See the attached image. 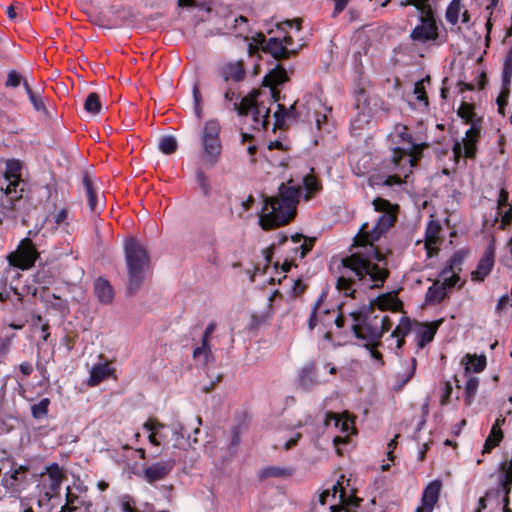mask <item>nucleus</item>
<instances>
[{"label":"nucleus","mask_w":512,"mask_h":512,"mask_svg":"<svg viewBox=\"0 0 512 512\" xmlns=\"http://www.w3.org/2000/svg\"><path fill=\"white\" fill-rule=\"evenodd\" d=\"M373 206L377 212L384 213L378 217L371 229L368 223L362 224L352 245L359 250L342 259L344 271L337 279L336 288L346 296L354 297L355 293L354 280L350 273L372 289L383 287L390 275L386 257L374 246V242L393 226L395 216L389 211L391 204L388 200L376 198Z\"/></svg>","instance_id":"nucleus-1"},{"label":"nucleus","mask_w":512,"mask_h":512,"mask_svg":"<svg viewBox=\"0 0 512 512\" xmlns=\"http://www.w3.org/2000/svg\"><path fill=\"white\" fill-rule=\"evenodd\" d=\"M282 183L277 196L264 198V211L260 216L259 224L264 230H270L286 225L296 214V206L300 197V186Z\"/></svg>","instance_id":"nucleus-2"},{"label":"nucleus","mask_w":512,"mask_h":512,"mask_svg":"<svg viewBox=\"0 0 512 512\" xmlns=\"http://www.w3.org/2000/svg\"><path fill=\"white\" fill-rule=\"evenodd\" d=\"M352 331L358 339L366 341L365 347L378 346L385 332L391 328L389 317L377 312L373 305L351 312Z\"/></svg>","instance_id":"nucleus-3"},{"label":"nucleus","mask_w":512,"mask_h":512,"mask_svg":"<svg viewBox=\"0 0 512 512\" xmlns=\"http://www.w3.org/2000/svg\"><path fill=\"white\" fill-rule=\"evenodd\" d=\"M457 113L466 124H470V128L466 131L462 141L456 140L453 144L452 152L456 163L459 162L461 157L469 159L476 157L482 123V118L476 116L472 104L462 102Z\"/></svg>","instance_id":"nucleus-4"},{"label":"nucleus","mask_w":512,"mask_h":512,"mask_svg":"<svg viewBox=\"0 0 512 512\" xmlns=\"http://www.w3.org/2000/svg\"><path fill=\"white\" fill-rule=\"evenodd\" d=\"M124 248L128 268L127 291L130 294H134L144 280L145 268L149 264V257L141 244L133 238L125 242Z\"/></svg>","instance_id":"nucleus-5"},{"label":"nucleus","mask_w":512,"mask_h":512,"mask_svg":"<svg viewBox=\"0 0 512 512\" xmlns=\"http://www.w3.org/2000/svg\"><path fill=\"white\" fill-rule=\"evenodd\" d=\"M417 156L406 154L402 148H395L390 158L385 159L382 163L383 169L393 172L389 175L384 184L387 186L399 185L403 182L402 176L407 177L411 173L412 167L417 164Z\"/></svg>","instance_id":"nucleus-6"},{"label":"nucleus","mask_w":512,"mask_h":512,"mask_svg":"<svg viewBox=\"0 0 512 512\" xmlns=\"http://www.w3.org/2000/svg\"><path fill=\"white\" fill-rule=\"evenodd\" d=\"M259 92L253 90L247 96L242 98V100L238 102H234V109L238 112L239 115H247L250 111H252L254 126L257 129H266L269 124V115L270 108L266 106L263 102H257V97Z\"/></svg>","instance_id":"nucleus-7"},{"label":"nucleus","mask_w":512,"mask_h":512,"mask_svg":"<svg viewBox=\"0 0 512 512\" xmlns=\"http://www.w3.org/2000/svg\"><path fill=\"white\" fill-rule=\"evenodd\" d=\"M219 132L220 126L218 122L211 120L205 123L202 132L203 161L209 167H213L217 163L221 153Z\"/></svg>","instance_id":"nucleus-8"},{"label":"nucleus","mask_w":512,"mask_h":512,"mask_svg":"<svg viewBox=\"0 0 512 512\" xmlns=\"http://www.w3.org/2000/svg\"><path fill=\"white\" fill-rule=\"evenodd\" d=\"M37 257L38 253L35 246L30 239L26 238L21 242L18 249L8 256V261L10 265L26 270L34 265Z\"/></svg>","instance_id":"nucleus-9"},{"label":"nucleus","mask_w":512,"mask_h":512,"mask_svg":"<svg viewBox=\"0 0 512 512\" xmlns=\"http://www.w3.org/2000/svg\"><path fill=\"white\" fill-rule=\"evenodd\" d=\"M468 252L465 250H459L455 252L450 260L449 264L441 271V278L444 279L445 283L449 287H454L459 281V273L461 272V265L467 256Z\"/></svg>","instance_id":"nucleus-10"},{"label":"nucleus","mask_w":512,"mask_h":512,"mask_svg":"<svg viewBox=\"0 0 512 512\" xmlns=\"http://www.w3.org/2000/svg\"><path fill=\"white\" fill-rule=\"evenodd\" d=\"M256 42L262 45V50L264 52L270 53L272 57L277 60L286 59L294 53L293 50H289L283 44L281 39L273 37L266 40L265 35L262 33L257 35Z\"/></svg>","instance_id":"nucleus-11"},{"label":"nucleus","mask_w":512,"mask_h":512,"mask_svg":"<svg viewBox=\"0 0 512 512\" xmlns=\"http://www.w3.org/2000/svg\"><path fill=\"white\" fill-rule=\"evenodd\" d=\"M421 19L422 24L413 29L411 38L420 42L434 40L437 37V26L435 24L434 16Z\"/></svg>","instance_id":"nucleus-12"},{"label":"nucleus","mask_w":512,"mask_h":512,"mask_svg":"<svg viewBox=\"0 0 512 512\" xmlns=\"http://www.w3.org/2000/svg\"><path fill=\"white\" fill-rule=\"evenodd\" d=\"M288 81L286 70L278 65L272 69L263 79V85L270 87L271 98L276 102L279 99V90L277 85H281Z\"/></svg>","instance_id":"nucleus-13"},{"label":"nucleus","mask_w":512,"mask_h":512,"mask_svg":"<svg viewBox=\"0 0 512 512\" xmlns=\"http://www.w3.org/2000/svg\"><path fill=\"white\" fill-rule=\"evenodd\" d=\"M174 465L172 459L154 463L144 470V477L149 483L161 480L171 472Z\"/></svg>","instance_id":"nucleus-14"},{"label":"nucleus","mask_w":512,"mask_h":512,"mask_svg":"<svg viewBox=\"0 0 512 512\" xmlns=\"http://www.w3.org/2000/svg\"><path fill=\"white\" fill-rule=\"evenodd\" d=\"M441 482L435 480L431 482L424 490L422 495V506L417 508L420 512H432L434 505L439 499Z\"/></svg>","instance_id":"nucleus-15"},{"label":"nucleus","mask_w":512,"mask_h":512,"mask_svg":"<svg viewBox=\"0 0 512 512\" xmlns=\"http://www.w3.org/2000/svg\"><path fill=\"white\" fill-rule=\"evenodd\" d=\"M462 15V22L468 23L470 21V14L464 8L462 0H452L448 5L445 17L451 25H456L459 22V16Z\"/></svg>","instance_id":"nucleus-16"},{"label":"nucleus","mask_w":512,"mask_h":512,"mask_svg":"<svg viewBox=\"0 0 512 512\" xmlns=\"http://www.w3.org/2000/svg\"><path fill=\"white\" fill-rule=\"evenodd\" d=\"M215 328H216V324L214 322H211L207 325V327L204 331L202 340H201V342H202L201 347H197L193 351L194 358H198L199 356L203 355L206 363L213 360V354L211 351V347L209 345V338H210V335L214 332Z\"/></svg>","instance_id":"nucleus-17"},{"label":"nucleus","mask_w":512,"mask_h":512,"mask_svg":"<svg viewBox=\"0 0 512 512\" xmlns=\"http://www.w3.org/2000/svg\"><path fill=\"white\" fill-rule=\"evenodd\" d=\"M440 322H431L426 324H419L417 331V346L419 348H424L428 343H430L436 331L439 327Z\"/></svg>","instance_id":"nucleus-18"},{"label":"nucleus","mask_w":512,"mask_h":512,"mask_svg":"<svg viewBox=\"0 0 512 512\" xmlns=\"http://www.w3.org/2000/svg\"><path fill=\"white\" fill-rule=\"evenodd\" d=\"M494 265L493 251H487L480 259L477 269L472 272V279L482 281L491 271Z\"/></svg>","instance_id":"nucleus-19"},{"label":"nucleus","mask_w":512,"mask_h":512,"mask_svg":"<svg viewBox=\"0 0 512 512\" xmlns=\"http://www.w3.org/2000/svg\"><path fill=\"white\" fill-rule=\"evenodd\" d=\"M94 292L98 300L103 304H110L113 301V288L106 279L98 278L95 281Z\"/></svg>","instance_id":"nucleus-20"},{"label":"nucleus","mask_w":512,"mask_h":512,"mask_svg":"<svg viewBox=\"0 0 512 512\" xmlns=\"http://www.w3.org/2000/svg\"><path fill=\"white\" fill-rule=\"evenodd\" d=\"M441 231V226L436 221H430L427 229H426V242L425 247L427 249V254L429 257L434 255V248L432 245H437L439 243V233Z\"/></svg>","instance_id":"nucleus-21"},{"label":"nucleus","mask_w":512,"mask_h":512,"mask_svg":"<svg viewBox=\"0 0 512 512\" xmlns=\"http://www.w3.org/2000/svg\"><path fill=\"white\" fill-rule=\"evenodd\" d=\"M83 185L85 187L86 195L88 198V205L92 212L98 210V192L94 185L93 179L88 172L83 175Z\"/></svg>","instance_id":"nucleus-22"},{"label":"nucleus","mask_w":512,"mask_h":512,"mask_svg":"<svg viewBox=\"0 0 512 512\" xmlns=\"http://www.w3.org/2000/svg\"><path fill=\"white\" fill-rule=\"evenodd\" d=\"M370 305H373L377 312L381 311L382 314H385L384 311L387 309L396 311L401 303L391 294H384L378 296Z\"/></svg>","instance_id":"nucleus-23"},{"label":"nucleus","mask_w":512,"mask_h":512,"mask_svg":"<svg viewBox=\"0 0 512 512\" xmlns=\"http://www.w3.org/2000/svg\"><path fill=\"white\" fill-rule=\"evenodd\" d=\"M225 80L242 81L245 77V68L242 61L228 63L223 70Z\"/></svg>","instance_id":"nucleus-24"},{"label":"nucleus","mask_w":512,"mask_h":512,"mask_svg":"<svg viewBox=\"0 0 512 512\" xmlns=\"http://www.w3.org/2000/svg\"><path fill=\"white\" fill-rule=\"evenodd\" d=\"M462 364L465 365L466 373H479L483 371L486 367V357L484 355L476 356L467 354L462 359Z\"/></svg>","instance_id":"nucleus-25"},{"label":"nucleus","mask_w":512,"mask_h":512,"mask_svg":"<svg viewBox=\"0 0 512 512\" xmlns=\"http://www.w3.org/2000/svg\"><path fill=\"white\" fill-rule=\"evenodd\" d=\"M318 383L316 367L314 364H309L303 368L300 378L299 385L305 390L311 389Z\"/></svg>","instance_id":"nucleus-26"},{"label":"nucleus","mask_w":512,"mask_h":512,"mask_svg":"<svg viewBox=\"0 0 512 512\" xmlns=\"http://www.w3.org/2000/svg\"><path fill=\"white\" fill-rule=\"evenodd\" d=\"M395 131L397 135L402 139V141L406 142L408 144L407 150L405 151L406 154H411L412 156H416V154L421 152V147L413 142L412 136L408 133V128L405 125L398 124L395 126Z\"/></svg>","instance_id":"nucleus-27"},{"label":"nucleus","mask_w":512,"mask_h":512,"mask_svg":"<svg viewBox=\"0 0 512 512\" xmlns=\"http://www.w3.org/2000/svg\"><path fill=\"white\" fill-rule=\"evenodd\" d=\"M450 288L445 281L442 283L436 281L426 292V300L428 302L440 303L446 296V289Z\"/></svg>","instance_id":"nucleus-28"},{"label":"nucleus","mask_w":512,"mask_h":512,"mask_svg":"<svg viewBox=\"0 0 512 512\" xmlns=\"http://www.w3.org/2000/svg\"><path fill=\"white\" fill-rule=\"evenodd\" d=\"M112 370L107 363L95 365L90 372V378L88 384L90 386H96L104 379H106Z\"/></svg>","instance_id":"nucleus-29"},{"label":"nucleus","mask_w":512,"mask_h":512,"mask_svg":"<svg viewBox=\"0 0 512 512\" xmlns=\"http://www.w3.org/2000/svg\"><path fill=\"white\" fill-rule=\"evenodd\" d=\"M511 486H512V474H510V475L501 474V476L499 478L498 489L496 490V494L499 495L500 493H503L502 505L504 507H507L510 504L509 495L511 492Z\"/></svg>","instance_id":"nucleus-30"},{"label":"nucleus","mask_w":512,"mask_h":512,"mask_svg":"<svg viewBox=\"0 0 512 512\" xmlns=\"http://www.w3.org/2000/svg\"><path fill=\"white\" fill-rule=\"evenodd\" d=\"M45 470L51 480L50 489L56 492L62 483L63 472L57 463H50L46 466Z\"/></svg>","instance_id":"nucleus-31"},{"label":"nucleus","mask_w":512,"mask_h":512,"mask_svg":"<svg viewBox=\"0 0 512 512\" xmlns=\"http://www.w3.org/2000/svg\"><path fill=\"white\" fill-rule=\"evenodd\" d=\"M19 183L20 179H16V181H12V179H4L3 182H0L1 191H3L6 196L10 197L11 203H13L14 200L20 199L22 197L23 189H20L19 191L17 190Z\"/></svg>","instance_id":"nucleus-32"},{"label":"nucleus","mask_w":512,"mask_h":512,"mask_svg":"<svg viewBox=\"0 0 512 512\" xmlns=\"http://www.w3.org/2000/svg\"><path fill=\"white\" fill-rule=\"evenodd\" d=\"M322 301H323V295H321L319 297V299L313 305L312 312L308 319V327L310 330H313L318 322L323 323L324 317L330 313V311L328 309L324 310L323 312H319Z\"/></svg>","instance_id":"nucleus-33"},{"label":"nucleus","mask_w":512,"mask_h":512,"mask_svg":"<svg viewBox=\"0 0 512 512\" xmlns=\"http://www.w3.org/2000/svg\"><path fill=\"white\" fill-rule=\"evenodd\" d=\"M411 323L409 318L402 317L399 324L393 330L392 336L398 338L397 347L400 348L404 344V337L410 332Z\"/></svg>","instance_id":"nucleus-34"},{"label":"nucleus","mask_w":512,"mask_h":512,"mask_svg":"<svg viewBox=\"0 0 512 512\" xmlns=\"http://www.w3.org/2000/svg\"><path fill=\"white\" fill-rule=\"evenodd\" d=\"M292 474V470L285 467H279V466H268L262 469L260 472V477L262 479L264 478H270V477H276V478H285Z\"/></svg>","instance_id":"nucleus-35"},{"label":"nucleus","mask_w":512,"mask_h":512,"mask_svg":"<svg viewBox=\"0 0 512 512\" xmlns=\"http://www.w3.org/2000/svg\"><path fill=\"white\" fill-rule=\"evenodd\" d=\"M503 438V433L501 429L491 428L490 434L487 437L484 447L483 453H489L494 447H496Z\"/></svg>","instance_id":"nucleus-36"},{"label":"nucleus","mask_w":512,"mask_h":512,"mask_svg":"<svg viewBox=\"0 0 512 512\" xmlns=\"http://www.w3.org/2000/svg\"><path fill=\"white\" fill-rule=\"evenodd\" d=\"M50 400L42 398L38 403L31 406V414L33 418L40 420L47 416Z\"/></svg>","instance_id":"nucleus-37"},{"label":"nucleus","mask_w":512,"mask_h":512,"mask_svg":"<svg viewBox=\"0 0 512 512\" xmlns=\"http://www.w3.org/2000/svg\"><path fill=\"white\" fill-rule=\"evenodd\" d=\"M20 170L21 164L18 160H8L6 162V171L4 173V179L12 181H16V179H20Z\"/></svg>","instance_id":"nucleus-38"},{"label":"nucleus","mask_w":512,"mask_h":512,"mask_svg":"<svg viewBox=\"0 0 512 512\" xmlns=\"http://www.w3.org/2000/svg\"><path fill=\"white\" fill-rule=\"evenodd\" d=\"M478 386L479 379L474 376H469L465 384V401L468 405L472 403V400L477 393Z\"/></svg>","instance_id":"nucleus-39"},{"label":"nucleus","mask_w":512,"mask_h":512,"mask_svg":"<svg viewBox=\"0 0 512 512\" xmlns=\"http://www.w3.org/2000/svg\"><path fill=\"white\" fill-rule=\"evenodd\" d=\"M84 109L93 115L98 114L101 109V102L97 93H90L85 102Z\"/></svg>","instance_id":"nucleus-40"},{"label":"nucleus","mask_w":512,"mask_h":512,"mask_svg":"<svg viewBox=\"0 0 512 512\" xmlns=\"http://www.w3.org/2000/svg\"><path fill=\"white\" fill-rule=\"evenodd\" d=\"M158 147L162 153L169 155L176 151L177 141L173 136H163L159 141Z\"/></svg>","instance_id":"nucleus-41"},{"label":"nucleus","mask_w":512,"mask_h":512,"mask_svg":"<svg viewBox=\"0 0 512 512\" xmlns=\"http://www.w3.org/2000/svg\"><path fill=\"white\" fill-rule=\"evenodd\" d=\"M509 86L510 84H505L502 81V90L496 100L498 105V112L503 116L505 115V106L507 104V100L510 94Z\"/></svg>","instance_id":"nucleus-42"},{"label":"nucleus","mask_w":512,"mask_h":512,"mask_svg":"<svg viewBox=\"0 0 512 512\" xmlns=\"http://www.w3.org/2000/svg\"><path fill=\"white\" fill-rule=\"evenodd\" d=\"M425 81H429V77L417 81L414 85L413 93L418 101L424 102L425 105H428V97L426 95L424 86Z\"/></svg>","instance_id":"nucleus-43"},{"label":"nucleus","mask_w":512,"mask_h":512,"mask_svg":"<svg viewBox=\"0 0 512 512\" xmlns=\"http://www.w3.org/2000/svg\"><path fill=\"white\" fill-rule=\"evenodd\" d=\"M512 78V49L508 52L504 64L502 79L505 84H510Z\"/></svg>","instance_id":"nucleus-44"},{"label":"nucleus","mask_w":512,"mask_h":512,"mask_svg":"<svg viewBox=\"0 0 512 512\" xmlns=\"http://www.w3.org/2000/svg\"><path fill=\"white\" fill-rule=\"evenodd\" d=\"M23 85H24V88H25V90H26V92H27V94L29 96V99H30L31 103L33 104L34 108L37 111H44L45 110V106H44V103H43L42 99L34 94V92L30 88V86H29V84H28V82L26 80L23 81Z\"/></svg>","instance_id":"nucleus-45"},{"label":"nucleus","mask_w":512,"mask_h":512,"mask_svg":"<svg viewBox=\"0 0 512 512\" xmlns=\"http://www.w3.org/2000/svg\"><path fill=\"white\" fill-rule=\"evenodd\" d=\"M370 122V115L368 113H359L351 122V127L354 131L363 129Z\"/></svg>","instance_id":"nucleus-46"},{"label":"nucleus","mask_w":512,"mask_h":512,"mask_svg":"<svg viewBox=\"0 0 512 512\" xmlns=\"http://www.w3.org/2000/svg\"><path fill=\"white\" fill-rule=\"evenodd\" d=\"M414 6L420 12L421 18L434 16L433 10H432L428 0H414Z\"/></svg>","instance_id":"nucleus-47"},{"label":"nucleus","mask_w":512,"mask_h":512,"mask_svg":"<svg viewBox=\"0 0 512 512\" xmlns=\"http://www.w3.org/2000/svg\"><path fill=\"white\" fill-rule=\"evenodd\" d=\"M305 189L309 194L315 193L320 190L321 186L314 175H306L303 179Z\"/></svg>","instance_id":"nucleus-48"},{"label":"nucleus","mask_w":512,"mask_h":512,"mask_svg":"<svg viewBox=\"0 0 512 512\" xmlns=\"http://www.w3.org/2000/svg\"><path fill=\"white\" fill-rule=\"evenodd\" d=\"M196 180L204 195L209 196L211 192V186L209 184L207 176L200 169L196 173Z\"/></svg>","instance_id":"nucleus-49"},{"label":"nucleus","mask_w":512,"mask_h":512,"mask_svg":"<svg viewBox=\"0 0 512 512\" xmlns=\"http://www.w3.org/2000/svg\"><path fill=\"white\" fill-rule=\"evenodd\" d=\"M277 111L274 113L275 126L282 128L286 125L287 115L285 114L286 107L283 104L277 105Z\"/></svg>","instance_id":"nucleus-50"},{"label":"nucleus","mask_w":512,"mask_h":512,"mask_svg":"<svg viewBox=\"0 0 512 512\" xmlns=\"http://www.w3.org/2000/svg\"><path fill=\"white\" fill-rule=\"evenodd\" d=\"M508 200H509V193H508V191L506 189H504V188H501L500 189V193H499V198L497 200L498 214H501L502 213V209H504V208L509 206Z\"/></svg>","instance_id":"nucleus-51"},{"label":"nucleus","mask_w":512,"mask_h":512,"mask_svg":"<svg viewBox=\"0 0 512 512\" xmlns=\"http://www.w3.org/2000/svg\"><path fill=\"white\" fill-rule=\"evenodd\" d=\"M22 82V76L16 71H11L6 80V86L17 87Z\"/></svg>","instance_id":"nucleus-52"},{"label":"nucleus","mask_w":512,"mask_h":512,"mask_svg":"<svg viewBox=\"0 0 512 512\" xmlns=\"http://www.w3.org/2000/svg\"><path fill=\"white\" fill-rule=\"evenodd\" d=\"M143 428L146 429L147 431H155V432H159L160 429H163L165 428V424L163 423H160L158 420L156 419H148L144 424H143Z\"/></svg>","instance_id":"nucleus-53"},{"label":"nucleus","mask_w":512,"mask_h":512,"mask_svg":"<svg viewBox=\"0 0 512 512\" xmlns=\"http://www.w3.org/2000/svg\"><path fill=\"white\" fill-rule=\"evenodd\" d=\"M314 241H315V238H311L309 240H307L306 238L304 239V242L299 246V247H296L295 248V251L297 252L299 249L301 250L300 252V258H304L306 256V254L312 249L313 247V244H314Z\"/></svg>","instance_id":"nucleus-54"},{"label":"nucleus","mask_w":512,"mask_h":512,"mask_svg":"<svg viewBox=\"0 0 512 512\" xmlns=\"http://www.w3.org/2000/svg\"><path fill=\"white\" fill-rule=\"evenodd\" d=\"M183 427L181 424H177L172 429V439L174 441V447H178L181 440L183 439Z\"/></svg>","instance_id":"nucleus-55"},{"label":"nucleus","mask_w":512,"mask_h":512,"mask_svg":"<svg viewBox=\"0 0 512 512\" xmlns=\"http://www.w3.org/2000/svg\"><path fill=\"white\" fill-rule=\"evenodd\" d=\"M234 28L238 31L239 35H242L244 32L247 31V23L248 20L244 16H239L234 20Z\"/></svg>","instance_id":"nucleus-56"},{"label":"nucleus","mask_w":512,"mask_h":512,"mask_svg":"<svg viewBox=\"0 0 512 512\" xmlns=\"http://www.w3.org/2000/svg\"><path fill=\"white\" fill-rule=\"evenodd\" d=\"M452 393V385L450 382H445L443 386V393L441 396L440 403L441 405H447L450 401V396Z\"/></svg>","instance_id":"nucleus-57"},{"label":"nucleus","mask_w":512,"mask_h":512,"mask_svg":"<svg viewBox=\"0 0 512 512\" xmlns=\"http://www.w3.org/2000/svg\"><path fill=\"white\" fill-rule=\"evenodd\" d=\"M500 215H502L500 228L505 229L512 222V207L509 206L506 211L502 210Z\"/></svg>","instance_id":"nucleus-58"},{"label":"nucleus","mask_w":512,"mask_h":512,"mask_svg":"<svg viewBox=\"0 0 512 512\" xmlns=\"http://www.w3.org/2000/svg\"><path fill=\"white\" fill-rule=\"evenodd\" d=\"M11 346V337H2L0 338V356L4 357L10 350Z\"/></svg>","instance_id":"nucleus-59"},{"label":"nucleus","mask_w":512,"mask_h":512,"mask_svg":"<svg viewBox=\"0 0 512 512\" xmlns=\"http://www.w3.org/2000/svg\"><path fill=\"white\" fill-rule=\"evenodd\" d=\"M338 492L340 493L339 494L340 502L345 503L346 492H345L344 488L342 487V484L339 481L332 487V496L336 497V494ZM330 494H331V491H330Z\"/></svg>","instance_id":"nucleus-60"},{"label":"nucleus","mask_w":512,"mask_h":512,"mask_svg":"<svg viewBox=\"0 0 512 512\" xmlns=\"http://www.w3.org/2000/svg\"><path fill=\"white\" fill-rule=\"evenodd\" d=\"M334 11L332 16L336 17L339 13H341L347 6L348 0H334Z\"/></svg>","instance_id":"nucleus-61"},{"label":"nucleus","mask_w":512,"mask_h":512,"mask_svg":"<svg viewBox=\"0 0 512 512\" xmlns=\"http://www.w3.org/2000/svg\"><path fill=\"white\" fill-rule=\"evenodd\" d=\"M150 435H149V441L152 445H155V446H158L160 445V441L158 438L162 439V440H165L166 436L163 434V433H160V432H155V431H150Z\"/></svg>","instance_id":"nucleus-62"},{"label":"nucleus","mask_w":512,"mask_h":512,"mask_svg":"<svg viewBox=\"0 0 512 512\" xmlns=\"http://www.w3.org/2000/svg\"><path fill=\"white\" fill-rule=\"evenodd\" d=\"M67 209L65 208H62L60 211H58L55 215H54V221L56 223V225H61L67 218Z\"/></svg>","instance_id":"nucleus-63"},{"label":"nucleus","mask_w":512,"mask_h":512,"mask_svg":"<svg viewBox=\"0 0 512 512\" xmlns=\"http://www.w3.org/2000/svg\"><path fill=\"white\" fill-rule=\"evenodd\" d=\"M499 470L502 474H512V459L510 461H504L500 464Z\"/></svg>","instance_id":"nucleus-64"}]
</instances>
